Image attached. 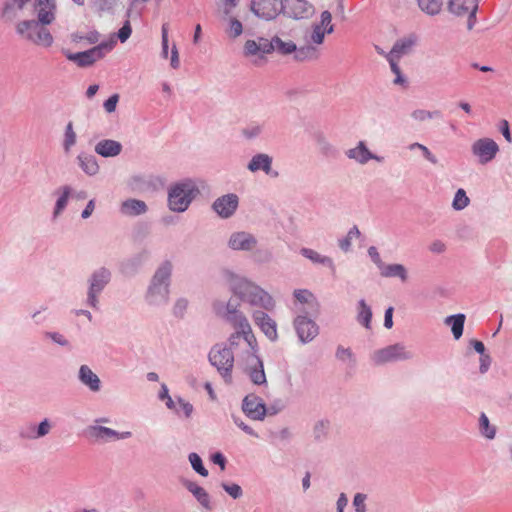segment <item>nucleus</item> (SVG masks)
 <instances>
[{"label": "nucleus", "mask_w": 512, "mask_h": 512, "mask_svg": "<svg viewBox=\"0 0 512 512\" xmlns=\"http://www.w3.org/2000/svg\"><path fill=\"white\" fill-rule=\"evenodd\" d=\"M230 287L235 295L251 305L265 309H271L274 306V301L267 292L244 278L232 275Z\"/></svg>", "instance_id": "nucleus-1"}, {"label": "nucleus", "mask_w": 512, "mask_h": 512, "mask_svg": "<svg viewBox=\"0 0 512 512\" xmlns=\"http://www.w3.org/2000/svg\"><path fill=\"white\" fill-rule=\"evenodd\" d=\"M228 313L231 316H228V321L232 324L235 332L229 338L230 346L238 345V341L243 338L246 342L247 346L252 350L256 351L257 340L252 332V328L247 320V318L241 314L236 313L235 309H231V304L227 305Z\"/></svg>", "instance_id": "nucleus-2"}, {"label": "nucleus", "mask_w": 512, "mask_h": 512, "mask_svg": "<svg viewBox=\"0 0 512 512\" xmlns=\"http://www.w3.org/2000/svg\"><path fill=\"white\" fill-rule=\"evenodd\" d=\"M197 193L198 189L192 181L174 185L168 195L169 208L176 212L185 211Z\"/></svg>", "instance_id": "nucleus-3"}, {"label": "nucleus", "mask_w": 512, "mask_h": 512, "mask_svg": "<svg viewBox=\"0 0 512 512\" xmlns=\"http://www.w3.org/2000/svg\"><path fill=\"white\" fill-rule=\"evenodd\" d=\"M417 36L415 34H409L399 39L388 54V61L392 72L396 75L394 79L395 84H403L404 78L401 76L400 68L398 66V60L405 54L411 52L413 47L417 43Z\"/></svg>", "instance_id": "nucleus-4"}, {"label": "nucleus", "mask_w": 512, "mask_h": 512, "mask_svg": "<svg viewBox=\"0 0 512 512\" xmlns=\"http://www.w3.org/2000/svg\"><path fill=\"white\" fill-rule=\"evenodd\" d=\"M17 31L26 39L37 45L48 47L53 42L50 32L36 21H23L17 26Z\"/></svg>", "instance_id": "nucleus-5"}, {"label": "nucleus", "mask_w": 512, "mask_h": 512, "mask_svg": "<svg viewBox=\"0 0 512 512\" xmlns=\"http://www.w3.org/2000/svg\"><path fill=\"white\" fill-rule=\"evenodd\" d=\"M115 44L116 41L111 39L110 41L103 42L87 51L70 54L67 57L78 66L87 67L104 58L106 53L110 52L114 48Z\"/></svg>", "instance_id": "nucleus-6"}, {"label": "nucleus", "mask_w": 512, "mask_h": 512, "mask_svg": "<svg viewBox=\"0 0 512 512\" xmlns=\"http://www.w3.org/2000/svg\"><path fill=\"white\" fill-rule=\"evenodd\" d=\"M209 360L221 373L225 381L230 382L231 371L234 364V356L231 350L217 345L211 349L209 353Z\"/></svg>", "instance_id": "nucleus-7"}, {"label": "nucleus", "mask_w": 512, "mask_h": 512, "mask_svg": "<svg viewBox=\"0 0 512 512\" xmlns=\"http://www.w3.org/2000/svg\"><path fill=\"white\" fill-rule=\"evenodd\" d=\"M471 151L480 164H487L495 158L499 146L491 138H481L472 144Z\"/></svg>", "instance_id": "nucleus-8"}, {"label": "nucleus", "mask_w": 512, "mask_h": 512, "mask_svg": "<svg viewBox=\"0 0 512 512\" xmlns=\"http://www.w3.org/2000/svg\"><path fill=\"white\" fill-rule=\"evenodd\" d=\"M409 358H411V353L407 351L405 346L402 344H394L377 350L372 357L376 364H384Z\"/></svg>", "instance_id": "nucleus-9"}, {"label": "nucleus", "mask_w": 512, "mask_h": 512, "mask_svg": "<svg viewBox=\"0 0 512 512\" xmlns=\"http://www.w3.org/2000/svg\"><path fill=\"white\" fill-rule=\"evenodd\" d=\"M273 52L269 39L259 37L257 40H247L243 47V54L247 58L262 59L264 55Z\"/></svg>", "instance_id": "nucleus-10"}, {"label": "nucleus", "mask_w": 512, "mask_h": 512, "mask_svg": "<svg viewBox=\"0 0 512 512\" xmlns=\"http://www.w3.org/2000/svg\"><path fill=\"white\" fill-rule=\"evenodd\" d=\"M172 265L170 262H165L159 269L156 271L152 285L149 289L150 295H154L156 293L163 294L164 297L168 295V285L167 281L171 275Z\"/></svg>", "instance_id": "nucleus-11"}, {"label": "nucleus", "mask_w": 512, "mask_h": 512, "mask_svg": "<svg viewBox=\"0 0 512 512\" xmlns=\"http://www.w3.org/2000/svg\"><path fill=\"white\" fill-rule=\"evenodd\" d=\"M281 0H252V11L261 18L272 19L282 8Z\"/></svg>", "instance_id": "nucleus-12"}, {"label": "nucleus", "mask_w": 512, "mask_h": 512, "mask_svg": "<svg viewBox=\"0 0 512 512\" xmlns=\"http://www.w3.org/2000/svg\"><path fill=\"white\" fill-rule=\"evenodd\" d=\"M109 278L110 273L106 269H100L93 274L88 293V301L92 307H96L97 294L102 291L104 286L108 283Z\"/></svg>", "instance_id": "nucleus-13"}, {"label": "nucleus", "mask_w": 512, "mask_h": 512, "mask_svg": "<svg viewBox=\"0 0 512 512\" xmlns=\"http://www.w3.org/2000/svg\"><path fill=\"white\" fill-rule=\"evenodd\" d=\"M296 332L302 342L311 341L318 334L317 325L304 316H298L294 322Z\"/></svg>", "instance_id": "nucleus-14"}, {"label": "nucleus", "mask_w": 512, "mask_h": 512, "mask_svg": "<svg viewBox=\"0 0 512 512\" xmlns=\"http://www.w3.org/2000/svg\"><path fill=\"white\" fill-rule=\"evenodd\" d=\"M238 207V197L235 194H228L218 198L213 209L222 218L230 217Z\"/></svg>", "instance_id": "nucleus-15"}, {"label": "nucleus", "mask_w": 512, "mask_h": 512, "mask_svg": "<svg viewBox=\"0 0 512 512\" xmlns=\"http://www.w3.org/2000/svg\"><path fill=\"white\" fill-rule=\"evenodd\" d=\"M243 411L248 417L254 420H261L266 414L265 405L259 398L253 395L245 397L243 401Z\"/></svg>", "instance_id": "nucleus-16"}, {"label": "nucleus", "mask_w": 512, "mask_h": 512, "mask_svg": "<svg viewBox=\"0 0 512 512\" xmlns=\"http://www.w3.org/2000/svg\"><path fill=\"white\" fill-rule=\"evenodd\" d=\"M253 319L255 324L270 340L277 339V325L271 317L262 311H256L253 314Z\"/></svg>", "instance_id": "nucleus-17"}, {"label": "nucleus", "mask_w": 512, "mask_h": 512, "mask_svg": "<svg viewBox=\"0 0 512 512\" xmlns=\"http://www.w3.org/2000/svg\"><path fill=\"white\" fill-rule=\"evenodd\" d=\"M256 243L255 237L246 232L233 233L229 240V246L234 250H251Z\"/></svg>", "instance_id": "nucleus-18"}, {"label": "nucleus", "mask_w": 512, "mask_h": 512, "mask_svg": "<svg viewBox=\"0 0 512 512\" xmlns=\"http://www.w3.org/2000/svg\"><path fill=\"white\" fill-rule=\"evenodd\" d=\"M448 9L458 16H473L477 10V0H449Z\"/></svg>", "instance_id": "nucleus-19"}, {"label": "nucleus", "mask_w": 512, "mask_h": 512, "mask_svg": "<svg viewBox=\"0 0 512 512\" xmlns=\"http://www.w3.org/2000/svg\"><path fill=\"white\" fill-rule=\"evenodd\" d=\"M271 163L272 158L267 154H257L251 159L248 169L252 172L263 170L266 174L277 177L278 172L271 171Z\"/></svg>", "instance_id": "nucleus-20"}, {"label": "nucleus", "mask_w": 512, "mask_h": 512, "mask_svg": "<svg viewBox=\"0 0 512 512\" xmlns=\"http://www.w3.org/2000/svg\"><path fill=\"white\" fill-rule=\"evenodd\" d=\"M284 8L289 15L300 19L307 16L310 5L306 0H285Z\"/></svg>", "instance_id": "nucleus-21"}, {"label": "nucleus", "mask_w": 512, "mask_h": 512, "mask_svg": "<svg viewBox=\"0 0 512 512\" xmlns=\"http://www.w3.org/2000/svg\"><path fill=\"white\" fill-rule=\"evenodd\" d=\"M122 145L115 140L105 139L101 140L95 146V151L103 157H114L120 154Z\"/></svg>", "instance_id": "nucleus-22"}, {"label": "nucleus", "mask_w": 512, "mask_h": 512, "mask_svg": "<svg viewBox=\"0 0 512 512\" xmlns=\"http://www.w3.org/2000/svg\"><path fill=\"white\" fill-rule=\"evenodd\" d=\"M38 19L42 24H50L54 20V0H38Z\"/></svg>", "instance_id": "nucleus-23"}, {"label": "nucleus", "mask_w": 512, "mask_h": 512, "mask_svg": "<svg viewBox=\"0 0 512 512\" xmlns=\"http://www.w3.org/2000/svg\"><path fill=\"white\" fill-rule=\"evenodd\" d=\"M349 158L356 160L357 162L364 164L368 162L370 159L379 160L376 156H374L365 146L363 142H359L358 146L350 149L347 152Z\"/></svg>", "instance_id": "nucleus-24"}, {"label": "nucleus", "mask_w": 512, "mask_h": 512, "mask_svg": "<svg viewBox=\"0 0 512 512\" xmlns=\"http://www.w3.org/2000/svg\"><path fill=\"white\" fill-rule=\"evenodd\" d=\"M79 378L85 385L89 386L92 391H98L100 389L98 376L88 366H81Z\"/></svg>", "instance_id": "nucleus-25"}, {"label": "nucleus", "mask_w": 512, "mask_h": 512, "mask_svg": "<svg viewBox=\"0 0 512 512\" xmlns=\"http://www.w3.org/2000/svg\"><path fill=\"white\" fill-rule=\"evenodd\" d=\"M147 209L145 202L136 199H130L123 202L121 211L125 215H140Z\"/></svg>", "instance_id": "nucleus-26"}, {"label": "nucleus", "mask_w": 512, "mask_h": 512, "mask_svg": "<svg viewBox=\"0 0 512 512\" xmlns=\"http://www.w3.org/2000/svg\"><path fill=\"white\" fill-rule=\"evenodd\" d=\"M186 487L205 509H211L210 497L202 487L194 482L187 483Z\"/></svg>", "instance_id": "nucleus-27"}, {"label": "nucleus", "mask_w": 512, "mask_h": 512, "mask_svg": "<svg viewBox=\"0 0 512 512\" xmlns=\"http://www.w3.org/2000/svg\"><path fill=\"white\" fill-rule=\"evenodd\" d=\"M380 273L383 277H399L403 281L407 279L406 269L401 264H383L380 268Z\"/></svg>", "instance_id": "nucleus-28"}, {"label": "nucleus", "mask_w": 512, "mask_h": 512, "mask_svg": "<svg viewBox=\"0 0 512 512\" xmlns=\"http://www.w3.org/2000/svg\"><path fill=\"white\" fill-rule=\"evenodd\" d=\"M417 4L422 12L434 16L442 10L443 0H417Z\"/></svg>", "instance_id": "nucleus-29"}, {"label": "nucleus", "mask_w": 512, "mask_h": 512, "mask_svg": "<svg viewBox=\"0 0 512 512\" xmlns=\"http://www.w3.org/2000/svg\"><path fill=\"white\" fill-rule=\"evenodd\" d=\"M465 322L464 314H457L449 316L445 319L446 324H451V330L456 339H459L463 334V327Z\"/></svg>", "instance_id": "nucleus-30"}, {"label": "nucleus", "mask_w": 512, "mask_h": 512, "mask_svg": "<svg viewBox=\"0 0 512 512\" xmlns=\"http://www.w3.org/2000/svg\"><path fill=\"white\" fill-rule=\"evenodd\" d=\"M94 435L96 437L101 438H117V439H125L131 436L130 432H124V433H117L115 430L103 427V426H96L92 428Z\"/></svg>", "instance_id": "nucleus-31"}, {"label": "nucleus", "mask_w": 512, "mask_h": 512, "mask_svg": "<svg viewBox=\"0 0 512 512\" xmlns=\"http://www.w3.org/2000/svg\"><path fill=\"white\" fill-rule=\"evenodd\" d=\"M270 42L272 43L273 51L276 50L281 54H290L296 51V45L291 40L283 41L281 38L275 36Z\"/></svg>", "instance_id": "nucleus-32"}, {"label": "nucleus", "mask_w": 512, "mask_h": 512, "mask_svg": "<svg viewBox=\"0 0 512 512\" xmlns=\"http://www.w3.org/2000/svg\"><path fill=\"white\" fill-rule=\"evenodd\" d=\"M81 168L89 175H95L98 172L99 166L96 159L89 155L78 156Z\"/></svg>", "instance_id": "nucleus-33"}, {"label": "nucleus", "mask_w": 512, "mask_h": 512, "mask_svg": "<svg viewBox=\"0 0 512 512\" xmlns=\"http://www.w3.org/2000/svg\"><path fill=\"white\" fill-rule=\"evenodd\" d=\"M301 254L304 257L310 259L314 263H320L323 265H327L329 267H333V261L331 258L326 257V256H321L318 252H316L312 249L303 248L301 250Z\"/></svg>", "instance_id": "nucleus-34"}, {"label": "nucleus", "mask_w": 512, "mask_h": 512, "mask_svg": "<svg viewBox=\"0 0 512 512\" xmlns=\"http://www.w3.org/2000/svg\"><path fill=\"white\" fill-rule=\"evenodd\" d=\"M372 318L371 308L366 304L364 300L359 301V310L357 319L358 321L364 325L366 328H370Z\"/></svg>", "instance_id": "nucleus-35"}, {"label": "nucleus", "mask_w": 512, "mask_h": 512, "mask_svg": "<svg viewBox=\"0 0 512 512\" xmlns=\"http://www.w3.org/2000/svg\"><path fill=\"white\" fill-rule=\"evenodd\" d=\"M225 33L231 39L238 38L243 33L242 23L238 19L230 17L228 19V25L225 29Z\"/></svg>", "instance_id": "nucleus-36"}, {"label": "nucleus", "mask_w": 512, "mask_h": 512, "mask_svg": "<svg viewBox=\"0 0 512 512\" xmlns=\"http://www.w3.org/2000/svg\"><path fill=\"white\" fill-rule=\"evenodd\" d=\"M479 426L482 434L488 438L493 439L496 434V429L494 426H491L489 423V419L485 413H482L479 418Z\"/></svg>", "instance_id": "nucleus-37"}, {"label": "nucleus", "mask_w": 512, "mask_h": 512, "mask_svg": "<svg viewBox=\"0 0 512 512\" xmlns=\"http://www.w3.org/2000/svg\"><path fill=\"white\" fill-rule=\"evenodd\" d=\"M75 143H76V133L73 129L72 122H69L65 129L64 141H63L64 150L66 152H69L70 149L75 145Z\"/></svg>", "instance_id": "nucleus-38"}, {"label": "nucleus", "mask_w": 512, "mask_h": 512, "mask_svg": "<svg viewBox=\"0 0 512 512\" xmlns=\"http://www.w3.org/2000/svg\"><path fill=\"white\" fill-rule=\"evenodd\" d=\"M61 196L58 198L54 210V216H58L66 207L68 198L71 193V188L69 186H64L61 188Z\"/></svg>", "instance_id": "nucleus-39"}, {"label": "nucleus", "mask_w": 512, "mask_h": 512, "mask_svg": "<svg viewBox=\"0 0 512 512\" xmlns=\"http://www.w3.org/2000/svg\"><path fill=\"white\" fill-rule=\"evenodd\" d=\"M360 236V231L356 226L352 227L347 233L346 237L339 241V246L343 251H348L353 239Z\"/></svg>", "instance_id": "nucleus-40"}, {"label": "nucleus", "mask_w": 512, "mask_h": 512, "mask_svg": "<svg viewBox=\"0 0 512 512\" xmlns=\"http://www.w3.org/2000/svg\"><path fill=\"white\" fill-rule=\"evenodd\" d=\"M441 113L439 111H427V110H415L412 113V117L417 121H425L432 118L440 117Z\"/></svg>", "instance_id": "nucleus-41"}, {"label": "nucleus", "mask_w": 512, "mask_h": 512, "mask_svg": "<svg viewBox=\"0 0 512 512\" xmlns=\"http://www.w3.org/2000/svg\"><path fill=\"white\" fill-rule=\"evenodd\" d=\"M189 460H190V463L193 467V469L198 472L200 475L202 476H207L208 475V471L207 469L203 466L202 464V460L200 458L199 455H197L196 453H191L189 455Z\"/></svg>", "instance_id": "nucleus-42"}, {"label": "nucleus", "mask_w": 512, "mask_h": 512, "mask_svg": "<svg viewBox=\"0 0 512 512\" xmlns=\"http://www.w3.org/2000/svg\"><path fill=\"white\" fill-rule=\"evenodd\" d=\"M469 203V199L463 189H459L453 200V207L457 210L465 208Z\"/></svg>", "instance_id": "nucleus-43"}, {"label": "nucleus", "mask_w": 512, "mask_h": 512, "mask_svg": "<svg viewBox=\"0 0 512 512\" xmlns=\"http://www.w3.org/2000/svg\"><path fill=\"white\" fill-rule=\"evenodd\" d=\"M319 27L326 29L328 33L334 31L332 24V15L329 11H323L320 16V23L317 24Z\"/></svg>", "instance_id": "nucleus-44"}, {"label": "nucleus", "mask_w": 512, "mask_h": 512, "mask_svg": "<svg viewBox=\"0 0 512 512\" xmlns=\"http://www.w3.org/2000/svg\"><path fill=\"white\" fill-rule=\"evenodd\" d=\"M326 34H329L326 29L321 28L318 25H314L311 33V41L314 44L320 45L323 43Z\"/></svg>", "instance_id": "nucleus-45"}, {"label": "nucleus", "mask_w": 512, "mask_h": 512, "mask_svg": "<svg viewBox=\"0 0 512 512\" xmlns=\"http://www.w3.org/2000/svg\"><path fill=\"white\" fill-rule=\"evenodd\" d=\"M132 34V27L130 24V21H126L124 25L119 29L117 33V38L120 40L121 43L126 42Z\"/></svg>", "instance_id": "nucleus-46"}, {"label": "nucleus", "mask_w": 512, "mask_h": 512, "mask_svg": "<svg viewBox=\"0 0 512 512\" xmlns=\"http://www.w3.org/2000/svg\"><path fill=\"white\" fill-rule=\"evenodd\" d=\"M294 296L300 303L310 304L313 300V294L305 289L295 290Z\"/></svg>", "instance_id": "nucleus-47"}, {"label": "nucleus", "mask_w": 512, "mask_h": 512, "mask_svg": "<svg viewBox=\"0 0 512 512\" xmlns=\"http://www.w3.org/2000/svg\"><path fill=\"white\" fill-rule=\"evenodd\" d=\"M223 489L234 499L241 497L242 489L238 484H222Z\"/></svg>", "instance_id": "nucleus-48"}, {"label": "nucleus", "mask_w": 512, "mask_h": 512, "mask_svg": "<svg viewBox=\"0 0 512 512\" xmlns=\"http://www.w3.org/2000/svg\"><path fill=\"white\" fill-rule=\"evenodd\" d=\"M411 150L415 149V148H418L422 151L424 157L431 163L433 164H436L437 163V159L436 157L430 152V150L422 145V144H419V143H414V144H411L410 147H409Z\"/></svg>", "instance_id": "nucleus-49"}, {"label": "nucleus", "mask_w": 512, "mask_h": 512, "mask_svg": "<svg viewBox=\"0 0 512 512\" xmlns=\"http://www.w3.org/2000/svg\"><path fill=\"white\" fill-rule=\"evenodd\" d=\"M250 378L253 381V383L260 385L266 382L265 373L263 370V367L261 366L260 369H253L250 372Z\"/></svg>", "instance_id": "nucleus-50"}, {"label": "nucleus", "mask_w": 512, "mask_h": 512, "mask_svg": "<svg viewBox=\"0 0 512 512\" xmlns=\"http://www.w3.org/2000/svg\"><path fill=\"white\" fill-rule=\"evenodd\" d=\"M316 50L315 48L313 47H306V48H301L299 50H297V54H296V57L298 59H312V58H316Z\"/></svg>", "instance_id": "nucleus-51"}, {"label": "nucleus", "mask_w": 512, "mask_h": 512, "mask_svg": "<svg viewBox=\"0 0 512 512\" xmlns=\"http://www.w3.org/2000/svg\"><path fill=\"white\" fill-rule=\"evenodd\" d=\"M82 40H87L90 44H94L99 40V33L96 31L90 32L85 37L77 34L73 35V41L80 42Z\"/></svg>", "instance_id": "nucleus-52"}, {"label": "nucleus", "mask_w": 512, "mask_h": 512, "mask_svg": "<svg viewBox=\"0 0 512 512\" xmlns=\"http://www.w3.org/2000/svg\"><path fill=\"white\" fill-rule=\"evenodd\" d=\"M162 56L167 58L168 56V26L164 24L162 26Z\"/></svg>", "instance_id": "nucleus-53"}, {"label": "nucleus", "mask_w": 512, "mask_h": 512, "mask_svg": "<svg viewBox=\"0 0 512 512\" xmlns=\"http://www.w3.org/2000/svg\"><path fill=\"white\" fill-rule=\"evenodd\" d=\"M119 100V96L117 94H114L110 96L105 102H104V108L108 113H112L115 111L117 103Z\"/></svg>", "instance_id": "nucleus-54"}, {"label": "nucleus", "mask_w": 512, "mask_h": 512, "mask_svg": "<svg viewBox=\"0 0 512 512\" xmlns=\"http://www.w3.org/2000/svg\"><path fill=\"white\" fill-rule=\"evenodd\" d=\"M365 495L356 494L353 500V505L355 506L356 512H365Z\"/></svg>", "instance_id": "nucleus-55"}, {"label": "nucleus", "mask_w": 512, "mask_h": 512, "mask_svg": "<svg viewBox=\"0 0 512 512\" xmlns=\"http://www.w3.org/2000/svg\"><path fill=\"white\" fill-rule=\"evenodd\" d=\"M368 254L369 256L371 257L372 261L378 266V268L380 269L382 267V265L384 264L382 261H381V257H380V254L378 253L377 249L375 247H370L368 249Z\"/></svg>", "instance_id": "nucleus-56"}, {"label": "nucleus", "mask_w": 512, "mask_h": 512, "mask_svg": "<svg viewBox=\"0 0 512 512\" xmlns=\"http://www.w3.org/2000/svg\"><path fill=\"white\" fill-rule=\"evenodd\" d=\"M171 66L173 69H177L180 66L179 53L176 45H173L171 50Z\"/></svg>", "instance_id": "nucleus-57"}, {"label": "nucleus", "mask_w": 512, "mask_h": 512, "mask_svg": "<svg viewBox=\"0 0 512 512\" xmlns=\"http://www.w3.org/2000/svg\"><path fill=\"white\" fill-rule=\"evenodd\" d=\"M49 431H50V424L47 420H44L38 426L36 437L45 436L46 434L49 433Z\"/></svg>", "instance_id": "nucleus-58"}, {"label": "nucleus", "mask_w": 512, "mask_h": 512, "mask_svg": "<svg viewBox=\"0 0 512 512\" xmlns=\"http://www.w3.org/2000/svg\"><path fill=\"white\" fill-rule=\"evenodd\" d=\"M178 405H179L181 411H183V413H184V415L186 417H189L191 415V413L193 411V406L190 403L185 402V401L180 399L178 401Z\"/></svg>", "instance_id": "nucleus-59"}, {"label": "nucleus", "mask_w": 512, "mask_h": 512, "mask_svg": "<svg viewBox=\"0 0 512 512\" xmlns=\"http://www.w3.org/2000/svg\"><path fill=\"white\" fill-rule=\"evenodd\" d=\"M392 315H393V308L389 307L385 311V317H384V326L388 329H390L393 325Z\"/></svg>", "instance_id": "nucleus-60"}, {"label": "nucleus", "mask_w": 512, "mask_h": 512, "mask_svg": "<svg viewBox=\"0 0 512 512\" xmlns=\"http://www.w3.org/2000/svg\"><path fill=\"white\" fill-rule=\"evenodd\" d=\"M445 244L441 241H435L431 244L430 250L434 253H442L445 251Z\"/></svg>", "instance_id": "nucleus-61"}, {"label": "nucleus", "mask_w": 512, "mask_h": 512, "mask_svg": "<svg viewBox=\"0 0 512 512\" xmlns=\"http://www.w3.org/2000/svg\"><path fill=\"white\" fill-rule=\"evenodd\" d=\"M187 308V301L186 300H179L175 305V314L182 316L183 312Z\"/></svg>", "instance_id": "nucleus-62"}, {"label": "nucleus", "mask_w": 512, "mask_h": 512, "mask_svg": "<svg viewBox=\"0 0 512 512\" xmlns=\"http://www.w3.org/2000/svg\"><path fill=\"white\" fill-rule=\"evenodd\" d=\"M336 355L341 360L349 359L352 356L351 351L349 349H345L342 347L338 348Z\"/></svg>", "instance_id": "nucleus-63"}, {"label": "nucleus", "mask_w": 512, "mask_h": 512, "mask_svg": "<svg viewBox=\"0 0 512 512\" xmlns=\"http://www.w3.org/2000/svg\"><path fill=\"white\" fill-rule=\"evenodd\" d=\"M348 503V500L345 496V494H341L337 500V511L338 512H343L344 511V508L346 507Z\"/></svg>", "instance_id": "nucleus-64"}]
</instances>
